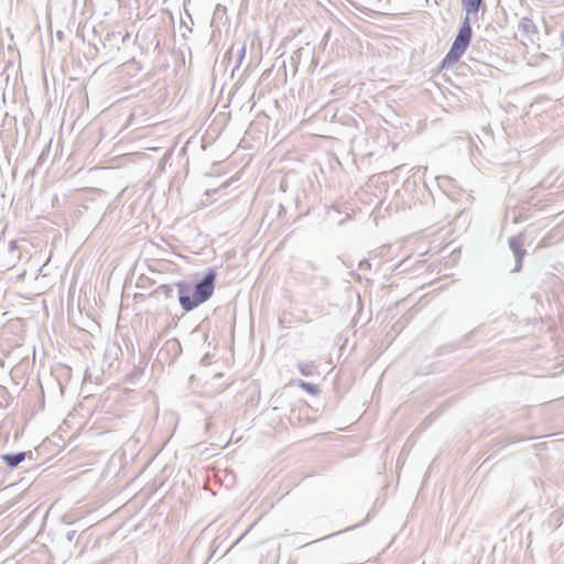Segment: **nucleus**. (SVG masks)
I'll return each instance as SVG.
<instances>
[{"label":"nucleus","mask_w":564,"mask_h":564,"mask_svg":"<svg viewBox=\"0 0 564 564\" xmlns=\"http://www.w3.org/2000/svg\"><path fill=\"white\" fill-rule=\"evenodd\" d=\"M3 460L10 466V467H15L18 466L21 462L24 460L25 458V454L24 453H18V454H7V455H3Z\"/></svg>","instance_id":"6"},{"label":"nucleus","mask_w":564,"mask_h":564,"mask_svg":"<svg viewBox=\"0 0 564 564\" xmlns=\"http://www.w3.org/2000/svg\"><path fill=\"white\" fill-rule=\"evenodd\" d=\"M471 37V28L468 18L465 19L445 61L456 62L465 53Z\"/></svg>","instance_id":"1"},{"label":"nucleus","mask_w":564,"mask_h":564,"mask_svg":"<svg viewBox=\"0 0 564 564\" xmlns=\"http://www.w3.org/2000/svg\"><path fill=\"white\" fill-rule=\"evenodd\" d=\"M482 0H463V7L466 11V18L469 19L470 14L477 13Z\"/></svg>","instance_id":"5"},{"label":"nucleus","mask_w":564,"mask_h":564,"mask_svg":"<svg viewBox=\"0 0 564 564\" xmlns=\"http://www.w3.org/2000/svg\"><path fill=\"white\" fill-rule=\"evenodd\" d=\"M180 303L185 311H191L194 307H196L198 304H200V302H196V297L194 294H193V297H191V296L184 294L183 292H181V294H180Z\"/></svg>","instance_id":"4"},{"label":"nucleus","mask_w":564,"mask_h":564,"mask_svg":"<svg viewBox=\"0 0 564 564\" xmlns=\"http://www.w3.org/2000/svg\"><path fill=\"white\" fill-rule=\"evenodd\" d=\"M300 384H301V387H302V388L306 389V390H307V391H310V392H313V391H314V386H313V384H311V383H306V382L301 381V383H300Z\"/></svg>","instance_id":"8"},{"label":"nucleus","mask_w":564,"mask_h":564,"mask_svg":"<svg viewBox=\"0 0 564 564\" xmlns=\"http://www.w3.org/2000/svg\"><path fill=\"white\" fill-rule=\"evenodd\" d=\"M216 274L213 271H209L205 278L196 285L194 295L196 297V302L204 303L207 301L214 291V282Z\"/></svg>","instance_id":"2"},{"label":"nucleus","mask_w":564,"mask_h":564,"mask_svg":"<svg viewBox=\"0 0 564 564\" xmlns=\"http://www.w3.org/2000/svg\"><path fill=\"white\" fill-rule=\"evenodd\" d=\"M523 242H524V239H523L522 235L512 237L509 240L510 249L512 250V252L516 257V262H517L513 271H519L521 268V261H522L523 256L525 254V250L523 249Z\"/></svg>","instance_id":"3"},{"label":"nucleus","mask_w":564,"mask_h":564,"mask_svg":"<svg viewBox=\"0 0 564 564\" xmlns=\"http://www.w3.org/2000/svg\"><path fill=\"white\" fill-rule=\"evenodd\" d=\"M299 370L303 376H311L313 373L312 366L308 364H300Z\"/></svg>","instance_id":"7"}]
</instances>
